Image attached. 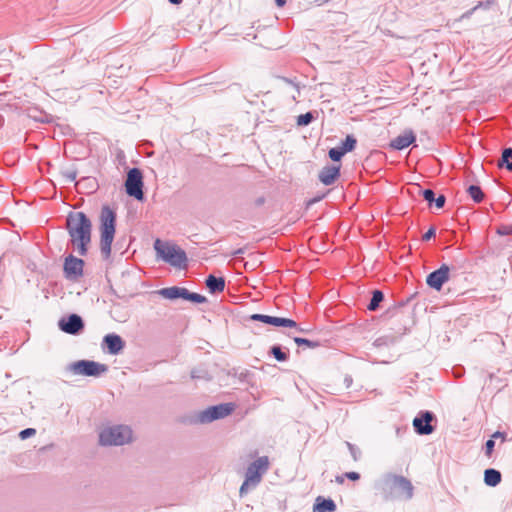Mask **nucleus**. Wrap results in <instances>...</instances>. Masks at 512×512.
<instances>
[{"instance_id": "f257e3e1", "label": "nucleus", "mask_w": 512, "mask_h": 512, "mask_svg": "<svg viewBox=\"0 0 512 512\" xmlns=\"http://www.w3.org/2000/svg\"><path fill=\"white\" fill-rule=\"evenodd\" d=\"M70 242L79 255L85 256L91 242L92 223L84 212H70L66 218Z\"/></svg>"}, {"instance_id": "f03ea898", "label": "nucleus", "mask_w": 512, "mask_h": 512, "mask_svg": "<svg viewBox=\"0 0 512 512\" xmlns=\"http://www.w3.org/2000/svg\"><path fill=\"white\" fill-rule=\"evenodd\" d=\"M378 488L386 500H410L413 497L414 487L411 481L404 476L385 474L378 482Z\"/></svg>"}, {"instance_id": "7ed1b4c3", "label": "nucleus", "mask_w": 512, "mask_h": 512, "mask_svg": "<svg viewBox=\"0 0 512 512\" xmlns=\"http://www.w3.org/2000/svg\"><path fill=\"white\" fill-rule=\"evenodd\" d=\"M153 247L156 252L157 259H161L178 269H185L187 267L188 258L186 252L177 244L171 241L156 239Z\"/></svg>"}, {"instance_id": "20e7f679", "label": "nucleus", "mask_w": 512, "mask_h": 512, "mask_svg": "<svg viewBox=\"0 0 512 512\" xmlns=\"http://www.w3.org/2000/svg\"><path fill=\"white\" fill-rule=\"evenodd\" d=\"M100 250L107 259L111 254V246L115 236L116 213L109 206L105 205L100 212Z\"/></svg>"}, {"instance_id": "39448f33", "label": "nucleus", "mask_w": 512, "mask_h": 512, "mask_svg": "<svg viewBox=\"0 0 512 512\" xmlns=\"http://www.w3.org/2000/svg\"><path fill=\"white\" fill-rule=\"evenodd\" d=\"M268 468L269 460L267 456L259 457L249 464L245 473V479L239 490L241 497L247 494L251 489H254L261 482L262 476L266 473Z\"/></svg>"}, {"instance_id": "423d86ee", "label": "nucleus", "mask_w": 512, "mask_h": 512, "mask_svg": "<svg viewBox=\"0 0 512 512\" xmlns=\"http://www.w3.org/2000/svg\"><path fill=\"white\" fill-rule=\"evenodd\" d=\"M132 439V430L126 425H114L104 428L99 434V442L103 446H121Z\"/></svg>"}, {"instance_id": "0eeeda50", "label": "nucleus", "mask_w": 512, "mask_h": 512, "mask_svg": "<svg viewBox=\"0 0 512 512\" xmlns=\"http://www.w3.org/2000/svg\"><path fill=\"white\" fill-rule=\"evenodd\" d=\"M108 371V366L93 360H78L69 363L65 372L70 375H81L88 377H99Z\"/></svg>"}, {"instance_id": "6e6552de", "label": "nucleus", "mask_w": 512, "mask_h": 512, "mask_svg": "<svg viewBox=\"0 0 512 512\" xmlns=\"http://www.w3.org/2000/svg\"><path fill=\"white\" fill-rule=\"evenodd\" d=\"M235 409L233 403H221L210 406L197 415V421L201 424L211 423L215 420L223 419L229 416Z\"/></svg>"}, {"instance_id": "1a4fd4ad", "label": "nucleus", "mask_w": 512, "mask_h": 512, "mask_svg": "<svg viewBox=\"0 0 512 512\" xmlns=\"http://www.w3.org/2000/svg\"><path fill=\"white\" fill-rule=\"evenodd\" d=\"M157 293L163 298L169 300H176L178 298H182L184 300H188L194 303H205L207 301L205 296L198 293L190 292L188 289L178 286L162 288L158 290Z\"/></svg>"}, {"instance_id": "9d476101", "label": "nucleus", "mask_w": 512, "mask_h": 512, "mask_svg": "<svg viewBox=\"0 0 512 512\" xmlns=\"http://www.w3.org/2000/svg\"><path fill=\"white\" fill-rule=\"evenodd\" d=\"M126 193L137 200H143V175L139 168H131L125 181Z\"/></svg>"}, {"instance_id": "9b49d317", "label": "nucleus", "mask_w": 512, "mask_h": 512, "mask_svg": "<svg viewBox=\"0 0 512 512\" xmlns=\"http://www.w3.org/2000/svg\"><path fill=\"white\" fill-rule=\"evenodd\" d=\"M84 321L78 314H70L67 317H62L58 321V327L61 331L70 334L78 335L84 329Z\"/></svg>"}, {"instance_id": "f8f14e48", "label": "nucleus", "mask_w": 512, "mask_h": 512, "mask_svg": "<svg viewBox=\"0 0 512 512\" xmlns=\"http://www.w3.org/2000/svg\"><path fill=\"white\" fill-rule=\"evenodd\" d=\"M449 273V266L442 264L440 268L428 274L426 283L430 288L440 291L443 285L449 280Z\"/></svg>"}, {"instance_id": "ddd939ff", "label": "nucleus", "mask_w": 512, "mask_h": 512, "mask_svg": "<svg viewBox=\"0 0 512 512\" xmlns=\"http://www.w3.org/2000/svg\"><path fill=\"white\" fill-rule=\"evenodd\" d=\"M84 261L73 255H68L64 261V275L69 280H75L83 275Z\"/></svg>"}, {"instance_id": "4468645a", "label": "nucleus", "mask_w": 512, "mask_h": 512, "mask_svg": "<svg viewBox=\"0 0 512 512\" xmlns=\"http://www.w3.org/2000/svg\"><path fill=\"white\" fill-rule=\"evenodd\" d=\"M435 418L434 414L430 411L420 412L417 417L413 420V427L419 435H429L433 433L434 427L431 425V421Z\"/></svg>"}, {"instance_id": "2eb2a0df", "label": "nucleus", "mask_w": 512, "mask_h": 512, "mask_svg": "<svg viewBox=\"0 0 512 512\" xmlns=\"http://www.w3.org/2000/svg\"><path fill=\"white\" fill-rule=\"evenodd\" d=\"M250 319L253 321H259L268 325L276 326V327H289L294 328L297 327V323L289 318L283 317H275L265 314H252Z\"/></svg>"}, {"instance_id": "dca6fc26", "label": "nucleus", "mask_w": 512, "mask_h": 512, "mask_svg": "<svg viewBox=\"0 0 512 512\" xmlns=\"http://www.w3.org/2000/svg\"><path fill=\"white\" fill-rule=\"evenodd\" d=\"M340 165H326L324 166L318 174L319 181L326 185H332L336 182V180L340 177Z\"/></svg>"}, {"instance_id": "f3484780", "label": "nucleus", "mask_w": 512, "mask_h": 512, "mask_svg": "<svg viewBox=\"0 0 512 512\" xmlns=\"http://www.w3.org/2000/svg\"><path fill=\"white\" fill-rule=\"evenodd\" d=\"M103 345L109 354L117 355L123 350L125 342L118 334L110 333L104 336Z\"/></svg>"}, {"instance_id": "a211bd4d", "label": "nucleus", "mask_w": 512, "mask_h": 512, "mask_svg": "<svg viewBox=\"0 0 512 512\" xmlns=\"http://www.w3.org/2000/svg\"><path fill=\"white\" fill-rule=\"evenodd\" d=\"M416 140V136L412 130H407L403 134L398 135L390 142V147L395 150H403L410 146Z\"/></svg>"}, {"instance_id": "6ab92c4d", "label": "nucleus", "mask_w": 512, "mask_h": 512, "mask_svg": "<svg viewBox=\"0 0 512 512\" xmlns=\"http://www.w3.org/2000/svg\"><path fill=\"white\" fill-rule=\"evenodd\" d=\"M336 504L331 498L318 496L313 506V512H335Z\"/></svg>"}, {"instance_id": "aec40b11", "label": "nucleus", "mask_w": 512, "mask_h": 512, "mask_svg": "<svg viewBox=\"0 0 512 512\" xmlns=\"http://www.w3.org/2000/svg\"><path fill=\"white\" fill-rule=\"evenodd\" d=\"M205 284L209 290L210 293H220L225 288V279L223 277H216L214 275H209L206 280Z\"/></svg>"}, {"instance_id": "412c9836", "label": "nucleus", "mask_w": 512, "mask_h": 512, "mask_svg": "<svg viewBox=\"0 0 512 512\" xmlns=\"http://www.w3.org/2000/svg\"><path fill=\"white\" fill-rule=\"evenodd\" d=\"M501 482L500 471L488 468L484 471V483L489 487H495Z\"/></svg>"}, {"instance_id": "4be33fe9", "label": "nucleus", "mask_w": 512, "mask_h": 512, "mask_svg": "<svg viewBox=\"0 0 512 512\" xmlns=\"http://www.w3.org/2000/svg\"><path fill=\"white\" fill-rule=\"evenodd\" d=\"M510 159H512V148H505L498 162V166L505 167L508 171H512V161H510Z\"/></svg>"}, {"instance_id": "5701e85b", "label": "nucleus", "mask_w": 512, "mask_h": 512, "mask_svg": "<svg viewBox=\"0 0 512 512\" xmlns=\"http://www.w3.org/2000/svg\"><path fill=\"white\" fill-rule=\"evenodd\" d=\"M384 299V294L382 291L380 290H374L372 292V297L370 299V302L367 306L368 310L370 311H375L378 309L380 303L383 301Z\"/></svg>"}, {"instance_id": "b1692460", "label": "nucleus", "mask_w": 512, "mask_h": 512, "mask_svg": "<svg viewBox=\"0 0 512 512\" xmlns=\"http://www.w3.org/2000/svg\"><path fill=\"white\" fill-rule=\"evenodd\" d=\"M467 193L472 198V200L476 203H480L484 199V193L480 186L478 185H470L467 188Z\"/></svg>"}, {"instance_id": "393cba45", "label": "nucleus", "mask_w": 512, "mask_h": 512, "mask_svg": "<svg viewBox=\"0 0 512 512\" xmlns=\"http://www.w3.org/2000/svg\"><path fill=\"white\" fill-rule=\"evenodd\" d=\"M357 140L353 135H347L345 140L342 141L340 147L345 153L351 152L355 149Z\"/></svg>"}, {"instance_id": "a878e982", "label": "nucleus", "mask_w": 512, "mask_h": 512, "mask_svg": "<svg viewBox=\"0 0 512 512\" xmlns=\"http://www.w3.org/2000/svg\"><path fill=\"white\" fill-rule=\"evenodd\" d=\"M270 354L279 362H284L288 359V353L284 352L280 345H273L270 348Z\"/></svg>"}, {"instance_id": "bb28decb", "label": "nucleus", "mask_w": 512, "mask_h": 512, "mask_svg": "<svg viewBox=\"0 0 512 512\" xmlns=\"http://www.w3.org/2000/svg\"><path fill=\"white\" fill-rule=\"evenodd\" d=\"M191 378L195 380H210V375L208 371L204 368H194L191 371Z\"/></svg>"}, {"instance_id": "cd10ccee", "label": "nucleus", "mask_w": 512, "mask_h": 512, "mask_svg": "<svg viewBox=\"0 0 512 512\" xmlns=\"http://www.w3.org/2000/svg\"><path fill=\"white\" fill-rule=\"evenodd\" d=\"M293 340L298 346H306L311 349H314V348H317L320 346V343L318 341H312V340L302 338V337H294Z\"/></svg>"}, {"instance_id": "c85d7f7f", "label": "nucleus", "mask_w": 512, "mask_h": 512, "mask_svg": "<svg viewBox=\"0 0 512 512\" xmlns=\"http://www.w3.org/2000/svg\"><path fill=\"white\" fill-rule=\"evenodd\" d=\"M315 119V116L313 112H307L304 114H300L297 117V125L299 126H307L309 125L313 120Z\"/></svg>"}, {"instance_id": "c756f323", "label": "nucleus", "mask_w": 512, "mask_h": 512, "mask_svg": "<svg viewBox=\"0 0 512 512\" xmlns=\"http://www.w3.org/2000/svg\"><path fill=\"white\" fill-rule=\"evenodd\" d=\"M345 154L340 146L333 147L328 151L329 158L334 162L340 161Z\"/></svg>"}, {"instance_id": "7c9ffc66", "label": "nucleus", "mask_w": 512, "mask_h": 512, "mask_svg": "<svg viewBox=\"0 0 512 512\" xmlns=\"http://www.w3.org/2000/svg\"><path fill=\"white\" fill-rule=\"evenodd\" d=\"M346 445L349 449V452L353 458L354 461H358L361 457V451L358 447H356L354 444L350 442H346Z\"/></svg>"}, {"instance_id": "2f4dec72", "label": "nucleus", "mask_w": 512, "mask_h": 512, "mask_svg": "<svg viewBox=\"0 0 512 512\" xmlns=\"http://www.w3.org/2000/svg\"><path fill=\"white\" fill-rule=\"evenodd\" d=\"M422 196L429 205H432L435 200V193L432 189H425L422 191Z\"/></svg>"}, {"instance_id": "473e14b6", "label": "nucleus", "mask_w": 512, "mask_h": 512, "mask_svg": "<svg viewBox=\"0 0 512 512\" xmlns=\"http://www.w3.org/2000/svg\"><path fill=\"white\" fill-rule=\"evenodd\" d=\"M63 177L65 178L66 182H74L77 178V171L68 169L63 172Z\"/></svg>"}, {"instance_id": "72a5a7b5", "label": "nucleus", "mask_w": 512, "mask_h": 512, "mask_svg": "<svg viewBox=\"0 0 512 512\" xmlns=\"http://www.w3.org/2000/svg\"><path fill=\"white\" fill-rule=\"evenodd\" d=\"M35 433H36V430L34 428H26V429L20 431L19 437L22 440H25V439L35 435Z\"/></svg>"}, {"instance_id": "f704fd0d", "label": "nucleus", "mask_w": 512, "mask_h": 512, "mask_svg": "<svg viewBox=\"0 0 512 512\" xmlns=\"http://www.w3.org/2000/svg\"><path fill=\"white\" fill-rule=\"evenodd\" d=\"M494 446H495V441L493 438L491 439H488L485 443V453L487 456H490L491 453L493 452V449H494Z\"/></svg>"}, {"instance_id": "c9c22d12", "label": "nucleus", "mask_w": 512, "mask_h": 512, "mask_svg": "<svg viewBox=\"0 0 512 512\" xmlns=\"http://www.w3.org/2000/svg\"><path fill=\"white\" fill-rule=\"evenodd\" d=\"M436 234V228L435 227H430L427 232L423 235L422 239L424 241H429L431 238H433Z\"/></svg>"}, {"instance_id": "e433bc0d", "label": "nucleus", "mask_w": 512, "mask_h": 512, "mask_svg": "<svg viewBox=\"0 0 512 512\" xmlns=\"http://www.w3.org/2000/svg\"><path fill=\"white\" fill-rule=\"evenodd\" d=\"M445 202H446V197L444 195H439L437 198H435V200L433 201V203H435V206L437 208H443L444 205H445Z\"/></svg>"}, {"instance_id": "4c0bfd02", "label": "nucleus", "mask_w": 512, "mask_h": 512, "mask_svg": "<svg viewBox=\"0 0 512 512\" xmlns=\"http://www.w3.org/2000/svg\"><path fill=\"white\" fill-rule=\"evenodd\" d=\"M344 477L348 478L349 480L356 481L360 479V474L358 472H346L344 474Z\"/></svg>"}, {"instance_id": "58836bf2", "label": "nucleus", "mask_w": 512, "mask_h": 512, "mask_svg": "<svg viewBox=\"0 0 512 512\" xmlns=\"http://www.w3.org/2000/svg\"><path fill=\"white\" fill-rule=\"evenodd\" d=\"M512 233V227L511 226H505L498 230V234L500 235H509Z\"/></svg>"}, {"instance_id": "ea45409f", "label": "nucleus", "mask_w": 512, "mask_h": 512, "mask_svg": "<svg viewBox=\"0 0 512 512\" xmlns=\"http://www.w3.org/2000/svg\"><path fill=\"white\" fill-rule=\"evenodd\" d=\"M478 8V6H475L474 8L466 11L465 13H463L460 17V19H466V18H469L471 17V15L474 13V11Z\"/></svg>"}, {"instance_id": "a19ab883", "label": "nucleus", "mask_w": 512, "mask_h": 512, "mask_svg": "<svg viewBox=\"0 0 512 512\" xmlns=\"http://www.w3.org/2000/svg\"><path fill=\"white\" fill-rule=\"evenodd\" d=\"M500 437L504 439V438H505V434H504V433H502V432H500V431H496V432L492 435V438H493V439H494V438H500Z\"/></svg>"}, {"instance_id": "79ce46f5", "label": "nucleus", "mask_w": 512, "mask_h": 512, "mask_svg": "<svg viewBox=\"0 0 512 512\" xmlns=\"http://www.w3.org/2000/svg\"><path fill=\"white\" fill-rule=\"evenodd\" d=\"M285 81H286L287 83H289V84L293 85V86L296 88V91H297V93H298V94L300 93V91H299V86H298L297 84L293 83V82H292L291 80H289V79H285Z\"/></svg>"}, {"instance_id": "37998d69", "label": "nucleus", "mask_w": 512, "mask_h": 512, "mask_svg": "<svg viewBox=\"0 0 512 512\" xmlns=\"http://www.w3.org/2000/svg\"><path fill=\"white\" fill-rule=\"evenodd\" d=\"M277 6L282 7L285 5L286 0H275Z\"/></svg>"}, {"instance_id": "c03bdc74", "label": "nucleus", "mask_w": 512, "mask_h": 512, "mask_svg": "<svg viewBox=\"0 0 512 512\" xmlns=\"http://www.w3.org/2000/svg\"><path fill=\"white\" fill-rule=\"evenodd\" d=\"M345 383H346V386L349 387L352 383V378L349 376L345 377Z\"/></svg>"}, {"instance_id": "a18cd8bd", "label": "nucleus", "mask_w": 512, "mask_h": 512, "mask_svg": "<svg viewBox=\"0 0 512 512\" xmlns=\"http://www.w3.org/2000/svg\"><path fill=\"white\" fill-rule=\"evenodd\" d=\"M242 253H243V249H242V248H239V249H237V250H235V251L233 252V255H234V256H238V255H240V254H242Z\"/></svg>"}, {"instance_id": "49530a36", "label": "nucleus", "mask_w": 512, "mask_h": 512, "mask_svg": "<svg viewBox=\"0 0 512 512\" xmlns=\"http://www.w3.org/2000/svg\"><path fill=\"white\" fill-rule=\"evenodd\" d=\"M183 0H169L171 4H180Z\"/></svg>"}, {"instance_id": "de8ad7c7", "label": "nucleus", "mask_w": 512, "mask_h": 512, "mask_svg": "<svg viewBox=\"0 0 512 512\" xmlns=\"http://www.w3.org/2000/svg\"><path fill=\"white\" fill-rule=\"evenodd\" d=\"M336 481H337L338 483H343V476H337V477H336Z\"/></svg>"}, {"instance_id": "09e8293b", "label": "nucleus", "mask_w": 512, "mask_h": 512, "mask_svg": "<svg viewBox=\"0 0 512 512\" xmlns=\"http://www.w3.org/2000/svg\"><path fill=\"white\" fill-rule=\"evenodd\" d=\"M375 343H376L377 345H381V344H382V338L377 339V340L375 341Z\"/></svg>"}]
</instances>
